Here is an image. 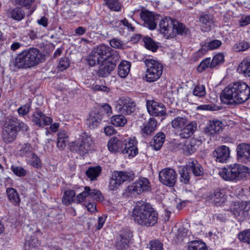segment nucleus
I'll list each match as a JSON object with an SVG mask.
<instances>
[{"instance_id": "nucleus-18", "label": "nucleus", "mask_w": 250, "mask_h": 250, "mask_svg": "<svg viewBox=\"0 0 250 250\" xmlns=\"http://www.w3.org/2000/svg\"><path fill=\"white\" fill-rule=\"evenodd\" d=\"M236 151L239 161L245 164L250 163V144H239L237 147Z\"/></svg>"}, {"instance_id": "nucleus-8", "label": "nucleus", "mask_w": 250, "mask_h": 250, "mask_svg": "<svg viewBox=\"0 0 250 250\" xmlns=\"http://www.w3.org/2000/svg\"><path fill=\"white\" fill-rule=\"evenodd\" d=\"M92 138L85 132L83 133L79 138L72 143L73 150L81 155H84L88 153L92 146Z\"/></svg>"}, {"instance_id": "nucleus-39", "label": "nucleus", "mask_w": 250, "mask_h": 250, "mask_svg": "<svg viewBox=\"0 0 250 250\" xmlns=\"http://www.w3.org/2000/svg\"><path fill=\"white\" fill-rule=\"evenodd\" d=\"M19 154L22 157H25L26 160L34 153L33 148L29 144L23 145L19 150Z\"/></svg>"}, {"instance_id": "nucleus-40", "label": "nucleus", "mask_w": 250, "mask_h": 250, "mask_svg": "<svg viewBox=\"0 0 250 250\" xmlns=\"http://www.w3.org/2000/svg\"><path fill=\"white\" fill-rule=\"evenodd\" d=\"M39 234H40V231H36L31 236L30 239L25 242L24 247L26 250H30V248L33 249L40 245L39 240L37 238V235Z\"/></svg>"}, {"instance_id": "nucleus-25", "label": "nucleus", "mask_w": 250, "mask_h": 250, "mask_svg": "<svg viewBox=\"0 0 250 250\" xmlns=\"http://www.w3.org/2000/svg\"><path fill=\"white\" fill-rule=\"evenodd\" d=\"M6 193L7 194L8 200L14 206H20L21 200L20 197V195L16 189L13 188H6Z\"/></svg>"}, {"instance_id": "nucleus-7", "label": "nucleus", "mask_w": 250, "mask_h": 250, "mask_svg": "<svg viewBox=\"0 0 250 250\" xmlns=\"http://www.w3.org/2000/svg\"><path fill=\"white\" fill-rule=\"evenodd\" d=\"M145 63L146 67L145 78L148 82H154L162 76L163 71V64L153 59H146Z\"/></svg>"}, {"instance_id": "nucleus-33", "label": "nucleus", "mask_w": 250, "mask_h": 250, "mask_svg": "<svg viewBox=\"0 0 250 250\" xmlns=\"http://www.w3.org/2000/svg\"><path fill=\"white\" fill-rule=\"evenodd\" d=\"M112 175L121 185L126 181H129L132 178L131 173L126 171H116Z\"/></svg>"}, {"instance_id": "nucleus-51", "label": "nucleus", "mask_w": 250, "mask_h": 250, "mask_svg": "<svg viewBox=\"0 0 250 250\" xmlns=\"http://www.w3.org/2000/svg\"><path fill=\"white\" fill-rule=\"evenodd\" d=\"M132 236V232L128 229H123L120 231L119 237L124 241L130 242Z\"/></svg>"}, {"instance_id": "nucleus-34", "label": "nucleus", "mask_w": 250, "mask_h": 250, "mask_svg": "<svg viewBox=\"0 0 250 250\" xmlns=\"http://www.w3.org/2000/svg\"><path fill=\"white\" fill-rule=\"evenodd\" d=\"M130 69V62L124 61L120 62L118 66V73L121 78H125L128 74Z\"/></svg>"}, {"instance_id": "nucleus-49", "label": "nucleus", "mask_w": 250, "mask_h": 250, "mask_svg": "<svg viewBox=\"0 0 250 250\" xmlns=\"http://www.w3.org/2000/svg\"><path fill=\"white\" fill-rule=\"evenodd\" d=\"M238 237L241 242L250 245V229L241 232Z\"/></svg>"}, {"instance_id": "nucleus-44", "label": "nucleus", "mask_w": 250, "mask_h": 250, "mask_svg": "<svg viewBox=\"0 0 250 250\" xmlns=\"http://www.w3.org/2000/svg\"><path fill=\"white\" fill-rule=\"evenodd\" d=\"M192 93L194 96L199 98L205 97L207 94L205 85L197 83L194 86L192 90Z\"/></svg>"}, {"instance_id": "nucleus-56", "label": "nucleus", "mask_w": 250, "mask_h": 250, "mask_svg": "<svg viewBox=\"0 0 250 250\" xmlns=\"http://www.w3.org/2000/svg\"><path fill=\"white\" fill-rule=\"evenodd\" d=\"M222 45L220 40H214L206 43V48L208 50H214L218 48Z\"/></svg>"}, {"instance_id": "nucleus-13", "label": "nucleus", "mask_w": 250, "mask_h": 250, "mask_svg": "<svg viewBox=\"0 0 250 250\" xmlns=\"http://www.w3.org/2000/svg\"><path fill=\"white\" fill-rule=\"evenodd\" d=\"M250 209V203L247 201H238L234 203L231 212L235 217L239 220L244 219Z\"/></svg>"}, {"instance_id": "nucleus-53", "label": "nucleus", "mask_w": 250, "mask_h": 250, "mask_svg": "<svg viewBox=\"0 0 250 250\" xmlns=\"http://www.w3.org/2000/svg\"><path fill=\"white\" fill-rule=\"evenodd\" d=\"M211 63L210 58H207L203 60L197 67V71L202 72L205 70L207 68H210V64Z\"/></svg>"}, {"instance_id": "nucleus-16", "label": "nucleus", "mask_w": 250, "mask_h": 250, "mask_svg": "<svg viewBox=\"0 0 250 250\" xmlns=\"http://www.w3.org/2000/svg\"><path fill=\"white\" fill-rule=\"evenodd\" d=\"M146 107L148 113L152 116H161L166 112L165 105L154 100L147 101Z\"/></svg>"}, {"instance_id": "nucleus-54", "label": "nucleus", "mask_w": 250, "mask_h": 250, "mask_svg": "<svg viewBox=\"0 0 250 250\" xmlns=\"http://www.w3.org/2000/svg\"><path fill=\"white\" fill-rule=\"evenodd\" d=\"M26 161L34 167H39L41 165L40 160L34 152Z\"/></svg>"}, {"instance_id": "nucleus-22", "label": "nucleus", "mask_w": 250, "mask_h": 250, "mask_svg": "<svg viewBox=\"0 0 250 250\" xmlns=\"http://www.w3.org/2000/svg\"><path fill=\"white\" fill-rule=\"evenodd\" d=\"M157 126V121L154 118L151 117L141 126V133L144 137L150 136L155 132Z\"/></svg>"}, {"instance_id": "nucleus-26", "label": "nucleus", "mask_w": 250, "mask_h": 250, "mask_svg": "<svg viewBox=\"0 0 250 250\" xmlns=\"http://www.w3.org/2000/svg\"><path fill=\"white\" fill-rule=\"evenodd\" d=\"M222 129V123L220 121H209L205 128V133L208 135H214Z\"/></svg>"}, {"instance_id": "nucleus-28", "label": "nucleus", "mask_w": 250, "mask_h": 250, "mask_svg": "<svg viewBox=\"0 0 250 250\" xmlns=\"http://www.w3.org/2000/svg\"><path fill=\"white\" fill-rule=\"evenodd\" d=\"M237 71L245 77L250 76V58L243 60L238 66Z\"/></svg>"}, {"instance_id": "nucleus-31", "label": "nucleus", "mask_w": 250, "mask_h": 250, "mask_svg": "<svg viewBox=\"0 0 250 250\" xmlns=\"http://www.w3.org/2000/svg\"><path fill=\"white\" fill-rule=\"evenodd\" d=\"M8 17L17 21H21L25 17L24 12L19 8L9 9L7 12Z\"/></svg>"}, {"instance_id": "nucleus-20", "label": "nucleus", "mask_w": 250, "mask_h": 250, "mask_svg": "<svg viewBox=\"0 0 250 250\" xmlns=\"http://www.w3.org/2000/svg\"><path fill=\"white\" fill-rule=\"evenodd\" d=\"M213 156L215 161L220 163H227L230 157V150L225 146L217 147L212 152Z\"/></svg>"}, {"instance_id": "nucleus-29", "label": "nucleus", "mask_w": 250, "mask_h": 250, "mask_svg": "<svg viewBox=\"0 0 250 250\" xmlns=\"http://www.w3.org/2000/svg\"><path fill=\"white\" fill-rule=\"evenodd\" d=\"M122 140H120L116 137H113L110 139L108 143V149L113 152H121L122 151L123 146Z\"/></svg>"}, {"instance_id": "nucleus-32", "label": "nucleus", "mask_w": 250, "mask_h": 250, "mask_svg": "<svg viewBox=\"0 0 250 250\" xmlns=\"http://www.w3.org/2000/svg\"><path fill=\"white\" fill-rule=\"evenodd\" d=\"M165 140V135L163 132L157 133L153 137V141L151 142V146H153L155 150H159L163 146Z\"/></svg>"}, {"instance_id": "nucleus-35", "label": "nucleus", "mask_w": 250, "mask_h": 250, "mask_svg": "<svg viewBox=\"0 0 250 250\" xmlns=\"http://www.w3.org/2000/svg\"><path fill=\"white\" fill-rule=\"evenodd\" d=\"M189 167L186 165L181 167L179 171L180 175V181L184 184L188 183L190 180L191 172L190 169H188Z\"/></svg>"}, {"instance_id": "nucleus-21", "label": "nucleus", "mask_w": 250, "mask_h": 250, "mask_svg": "<svg viewBox=\"0 0 250 250\" xmlns=\"http://www.w3.org/2000/svg\"><path fill=\"white\" fill-rule=\"evenodd\" d=\"M140 17L144 21L145 26L150 30H154L156 28L157 16H155L153 13L147 11H143L140 13Z\"/></svg>"}, {"instance_id": "nucleus-23", "label": "nucleus", "mask_w": 250, "mask_h": 250, "mask_svg": "<svg viewBox=\"0 0 250 250\" xmlns=\"http://www.w3.org/2000/svg\"><path fill=\"white\" fill-rule=\"evenodd\" d=\"M99 66L98 74L100 77H105L108 75L114 69L116 64L113 61L110 60L101 62Z\"/></svg>"}, {"instance_id": "nucleus-14", "label": "nucleus", "mask_w": 250, "mask_h": 250, "mask_svg": "<svg viewBox=\"0 0 250 250\" xmlns=\"http://www.w3.org/2000/svg\"><path fill=\"white\" fill-rule=\"evenodd\" d=\"M87 197L99 201H102L104 199L99 190L96 189H91L89 187H85L84 191L76 196V201L77 203H81L84 201Z\"/></svg>"}, {"instance_id": "nucleus-3", "label": "nucleus", "mask_w": 250, "mask_h": 250, "mask_svg": "<svg viewBox=\"0 0 250 250\" xmlns=\"http://www.w3.org/2000/svg\"><path fill=\"white\" fill-rule=\"evenodd\" d=\"M42 55L40 51L31 48L23 51L11 62V68L16 71L21 68L34 67L41 62Z\"/></svg>"}, {"instance_id": "nucleus-1", "label": "nucleus", "mask_w": 250, "mask_h": 250, "mask_svg": "<svg viewBox=\"0 0 250 250\" xmlns=\"http://www.w3.org/2000/svg\"><path fill=\"white\" fill-rule=\"evenodd\" d=\"M250 98V87L245 83L237 82L229 85L222 92L221 99L228 104H240Z\"/></svg>"}, {"instance_id": "nucleus-46", "label": "nucleus", "mask_w": 250, "mask_h": 250, "mask_svg": "<svg viewBox=\"0 0 250 250\" xmlns=\"http://www.w3.org/2000/svg\"><path fill=\"white\" fill-rule=\"evenodd\" d=\"M188 250H207L206 244L200 241H192L189 243Z\"/></svg>"}, {"instance_id": "nucleus-10", "label": "nucleus", "mask_w": 250, "mask_h": 250, "mask_svg": "<svg viewBox=\"0 0 250 250\" xmlns=\"http://www.w3.org/2000/svg\"><path fill=\"white\" fill-rule=\"evenodd\" d=\"M151 186L146 178H140L128 187V193L132 195L140 194L142 192L150 190Z\"/></svg>"}, {"instance_id": "nucleus-48", "label": "nucleus", "mask_w": 250, "mask_h": 250, "mask_svg": "<svg viewBox=\"0 0 250 250\" xmlns=\"http://www.w3.org/2000/svg\"><path fill=\"white\" fill-rule=\"evenodd\" d=\"M224 62V56L223 54L218 53L215 55L211 61L210 68H214L222 64Z\"/></svg>"}, {"instance_id": "nucleus-38", "label": "nucleus", "mask_w": 250, "mask_h": 250, "mask_svg": "<svg viewBox=\"0 0 250 250\" xmlns=\"http://www.w3.org/2000/svg\"><path fill=\"white\" fill-rule=\"evenodd\" d=\"M101 171L102 168L100 166L90 167L86 171L85 174L91 181H93L97 179V177L100 175Z\"/></svg>"}, {"instance_id": "nucleus-30", "label": "nucleus", "mask_w": 250, "mask_h": 250, "mask_svg": "<svg viewBox=\"0 0 250 250\" xmlns=\"http://www.w3.org/2000/svg\"><path fill=\"white\" fill-rule=\"evenodd\" d=\"M213 16L210 14H204L199 18V21L201 23L203 28H205L204 31L210 30L213 24Z\"/></svg>"}, {"instance_id": "nucleus-41", "label": "nucleus", "mask_w": 250, "mask_h": 250, "mask_svg": "<svg viewBox=\"0 0 250 250\" xmlns=\"http://www.w3.org/2000/svg\"><path fill=\"white\" fill-rule=\"evenodd\" d=\"M110 123L116 126L122 127L126 124L127 119L122 114L116 115L111 118Z\"/></svg>"}, {"instance_id": "nucleus-63", "label": "nucleus", "mask_w": 250, "mask_h": 250, "mask_svg": "<svg viewBox=\"0 0 250 250\" xmlns=\"http://www.w3.org/2000/svg\"><path fill=\"white\" fill-rule=\"evenodd\" d=\"M121 185V184H119V182L116 180L112 175L110 180L108 186L109 189L110 190H115L117 189Z\"/></svg>"}, {"instance_id": "nucleus-15", "label": "nucleus", "mask_w": 250, "mask_h": 250, "mask_svg": "<svg viewBox=\"0 0 250 250\" xmlns=\"http://www.w3.org/2000/svg\"><path fill=\"white\" fill-rule=\"evenodd\" d=\"M135 103L130 99H120L117 102V110L125 115H129L135 110Z\"/></svg>"}, {"instance_id": "nucleus-59", "label": "nucleus", "mask_w": 250, "mask_h": 250, "mask_svg": "<svg viewBox=\"0 0 250 250\" xmlns=\"http://www.w3.org/2000/svg\"><path fill=\"white\" fill-rule=\"evenodd\" d=\"M16 4L29 8L35 0H12Z\"/></svg>"}, {"instance_id": "nucleus-61", "label": "nucleus", "mask_w": 250, "mask_h": 250, "mask_svg": "<svg viewBox=\"0 0 250 250\" xmlns=\"http://www.w3.org/2000/svg\"><path fill=\"white\" fill-rule=\"evenodd\" d=\"M110 44L112 47L118 49H123L124 46L123 42L117 38L112 39L110 41Z\"/></svg>"}, {"instance_id": "nucleus-57", "label": "nucleus", "mask_w": 250, "mask_h": 250, "mask_svg": "<svg viewBox=\"0 0 250 250\" xmlns=\"http://www.w3.org/2000/svg\"><path fill=\"white\" fill-rule=\"evenodd\" d=\"M129 243L128 241H124L119 237L116 241V247L119 250H125L128 248Z\"/></svg>"}, {"instance_id": "nucleus-62", "label": "nucleus", "mask_w": 250, "mask_h": 250, "mask_svg": "<svg viewBox=\"0 0 250 250\" xmlns=\"http://www.w3.org/2000/svg\"><path fill=\"white\" fill-rule=\"evenodd\" d=\"M150 250H162L163 249V244L157 240H153L149 243Z\"/></svg>"}, {"instance_id": "nucleus-27", "label": "nucleus", "mask_w": 250, "mask_h": 250, "mask_svg": "<svg viewBox=\"0 0 250 250\" xmlns=\"http://www.w3.org/2000/svg\"><path fill=\"white\" fill-rule=\"evenodd\" d=\"M102 117L98 112H91L89 114V117L87 120V124L89 128L91 129L97 127L102 121Z\"/></svg>"}, {"instance_id": "nucleus-4", "label": "nucleus", "mask_w": 250, "mask_h": 250, "mask_svg": "<svg viewBox=\"0 0 250 250\" xmlns=\"http://www.w3.org/2000/svg\"><path fill=\"white\" fill-rule=\"evenodd\" d=\"M250 169L247 167L238 164L227 165L222 168L219 175L225 180L233 181L241 179L245 174L249 173Z\"/></svg>"}, {"instance_id": "nucleus-17", "label": "nucleus", "mask_w": 250, "mask_h": 250, "mask_svg": "<svg viewBox=\"0 0 250 250\" xmlns=\"http://www.w3.org/2000/svg\"><path fill=\"white\" fill-rule=\"evenodd\" d=\"M122 153L128 158L134 157L138 153L137 142L135 138H128L123 141Z\"/></svg>"}, {"instance_id": "nucleus-58", "label": "nucleus", "mask_w": 250, "mask_h": 250, "mask_svg": "<svg viewBox=\"0 0 250 250\" xmlns=\"http://www.w3.org/2000/svg\"><path fill=\"white\" fill-rule=\"evenodd\" d=\"M70 65V62L68 58L66 57H62L60 60L58 68L61 71H63L67 69Z\"/></svg>"}, {"instance_id": "nucleus-47", "label": "nucleus", "mask_w": 250, "mask_h": 250, "mask_svg": "<svg viewBox=\"0 0 250 250\" xmlns=\"http://www.w3.org/2000/svg\"><path fill=\"white\" fill-rule=\"evenodd\" d=\"M106 5L112 11L118 12L121 9V5L119 0H104Z\"/></svg>"}, {"instance_id": "nucleus-52", "label": "nucleus", "mask_w": 250, "mask_h": 250, "mask_svg": "<svg viewBox=\"0 0 250 250\" xmlns=\"http://www.w3.org/2000/svg\"><path fill=\"white\" fill-rule=\"evenodd\" d=\"M31 107V102L29 101L18 109L17 111L19 115L21 116H25L29 112Z\"/></svg>"}, {"instance_id": "nucleus-6", "label": "nucleus", "mask_w": 250, "mask_h": 250, "mask_svg": "<svg viewBox=\"0 0 250 250\" xmlns=\"http://www.w3.org/2000/svg\"><path fill=\"white\" fill-rule=\"evenodd\" d=\"M112 50L110 47L104 44L94 47L87 59L88 64L93 66L97 63L109 60L112 56Z\"/></svg>"}, {"instance_id": "nucleus-37", "label": "nucleus", "mask_w": 250, "mask_h": 250, "mask_svg": "<svg viewBox=\"0 0 250 250\" xmlns=\"http://www.w3.org/2000/svg\"><path fill=\"white\" fill-rule=\"evenodd\" d=\"M182 149L184 153L187 155L193 153L196 150L195 140L193 139L186 141L183 146Z\"/></svg>"}, {"instance_id": "nucleus-55", "label": "nucleus", "mask_w": 250, "mask_h": 250, "mask_svg": "<svg viewBox=\"0 0 250 250\" xmlns=\"http://www.w3.org/2000/svg\"><path fill=\"white\" fill-rule=\"evenodd\" d=\"M249 47V44L247 42L243 41L235 44L233 46V50L236 52L244 51Z\"/></svg>"}, {"instance_id": "nucleus-45", "label": "nucleus", "mask_w": 250, "mask_h": 250, "mask_svg": "<svg viewBox=\"0 0 250 250\" xmlns=\"http://www.w3.org/2000/svg\"><path fill=\"white\" fill-rule=\"evenodd\" d=\"M143 42L146 48L155 52L158 48V42H155L151 38L146 37L143 38Z\"/></svg>"}, {"instance_id": "nucleus-60", "label": "nucleus", "mask_w": 250, "mask_h": 250, "mask_svg": "<svg viewBox=\"0 0 250 250\" xmlns=\"http://www.w3.org/2000/svg\"><path fill=\"white\" fill-rule=\"evenodd\" d=\"M11 169L15 175L19 177L24 176L26 174V170L20 167H14L12 166Z\"/></svg>"}, {"instance_id": "nucleus-36", "label": "nucleus", "mask_w": 250, "mask_h": 250, "mask_svg": "<svg viewBox=\"0 0 250 250\" xmlns=\"http://www.w3.org/2000/svg\"><path fill=\"white\" fill-rule=\"evenodd\" d=\"M187 167H189L188 169H190V172L192 171L193 174L196 176H198L202 175L203 173V169L202 167L199 165L197 161H191L188 162V164L187 165Z\"/></svg>"}, {"instance_id": "nucleus-43", "label": "nucleus", "mask_w": 250, "mask_h": 250, "mask_svg": "<svg viewBox=\"0 0 250 250\" xmlns=\"http://www.w3.org/2000/svg\"><path fill=\"white\" fill-rule=\"evenodd\" d=\"M75 192L73 190H66L63 194L62 202L66 206L70 205L73 201L75 196Z\"/></svg>"}, {"instance_id": "nucleus-5", "label": "nucleus", "mask_w": 250, "mask_h": 250, "mask_svg": "<svg viewBox=\"0 0 250 250\" xmlns=\"http://www.w3.org/2000/svg\"><path fill=\"white\" fill-rule=\"evenodd\" d=\"M172 127L179 131L180 136L182 138L189 137L196 130L197 125L195 122L188 123V120L184 117H177L171 122Z\"/></svg>"}, {"instance_id": "nucleus-24", "label": "nucleus", "mask_w": 250, "mask_h": 250, "mask_svg": "<svg viewBox=\"0 0 250 250\" xmlns=\"http://www.w3.org/2000/svg\"><path fill=\"white\" fill-rule=\"evenodd\" d=\"M158 221V213L150 206V209H149L146 217L145 218L143 226H153Z\"/></svg>"}, {"instance_id": "nucleus-9", "label": "nucleus", "mask_w": 250, "mask_h": 250, "mask_svg": "<svg viewBox=\"0 0 250 250\" xmlns=\"http://www.w3.org/2000/svg\"><path fill=\"white\" fill-rule=\"evenodd\" d=\"M150 206L148 203H140L135 206L132 210V217L136 223L143 226L146 213L150 209Z\"/></svg>"}, {"instance_id": "nucleus-64", "label": "nucleus", "mask_w": 250, "mask_h": 250, "mask_svg": "<svg viewBox=\"0 0 250 250\" xmlns=\"http://www.w3.org/2000/svg\"><path fill=\"white\" fill-rule=\"evenodd\" d=\"M208 49H207L205 45H202V47L196 53H195L194 56L196 59H198L202 57L207 52Z\"/></svg>"}, {"instance_id": "nucleus-19", "label": "nucleus", "mask_w": 250, "mask_h": 250, "mask_svg": "<svg viewBox=\"0 0 250 250\" xmlns=\"http://www.w3.org/2000/svg\"><path fill=\"white\" fill-rule=\"evenodd\" d=\"M207 201L213 203L216 206H220L227 200V196L223 189L216 190L206 197Z\"/></svg>"}, {"instance_id": "nucleus-12", "label": "nucleus", "mask_w": 250, "mask_h": 250, "mask_svg": "<svg viewBox=\"0 0 250 250\" xmlns=\"http://www.w3.org/2000/svg\"><path fill=\"white\" fill-rule=\"evenodd\" d=\"M160 181L164 185L169 187H173L177 180L176 171L170 168H166L159 172Z\"/></svg>"}, {"instance_id": "nucleus-50", "label": "nucleus", "mask_w": 250, "mask_h": 250, "mask_svg": "<svg viewBox=\"0 0 250 250\" xmlns=\"http://www.w3.org/2000/svg\"><path fill=\"white\" fill-rule=\"evenodd\" d=\"M42 116L43 113L40 110H36L31 116L32 121L39 126H42V121H41Z\"/></svg>"}, {"instance_id": "nucleus-2", "label": "nucleus", "mask_w": 250, "mask_h": 250, "mask_svg": "<svg viewBox=\"0 0 250 250\" xmlns=\"http://www.w3.org/2000/svg\"><path fill=\"white\" fill-rule=\"evenodd\" d=\"M28 127L26 124L13 116H8L3 121L1 127V138L6 144L13 143L20 131L27 132Z\"/></svg>"}, {"instance_id": "nucleus-42", "label": "nucleus", "mask_w": 250, "mask_h": 250, "mask_svg": "<svg viewBox=\"0 0 250 250\" xmlns=\"http://www.w3.org/2000/svg\"><path fill=\"white\" fill-rule=\"evenodd\" d=\"M174 22V37L177 34L180 35H186L189 33L188 28L185 27V25L180 22H179L177 20H175Z\"/></svg>"}, {"instance_id": "nucleus-11", "label": "nucleus", "mask_w": 250, "mask_h": 250, "mask_svg": "<svg viewBox=\"0 0 250 250\" xmlns=\"http://www.w3.org/2000/svg\"><path fill=\"white\" fill-rule=\"evenodd\" d=\"M175 20L169 17L162 18L159 22V31L167 38L174 37Z\"/></svg>"}]
</instances>
